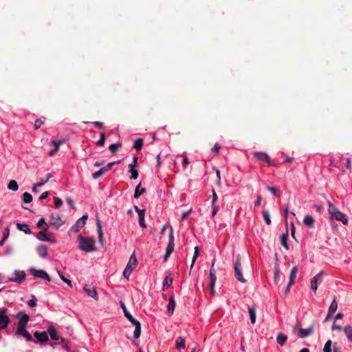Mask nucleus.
Instances as JSON below:
<instances>
[{"instance_id": "nucleus-54", "label": "nucleus", "mask_w": 352, "mask_h": 352, "mask_svg": "<svg viewBox=\"0 0 352 352\" xmlns=\"http://www.w3.org/2000/svg\"><path fill=\"white\" fill-rule=\"evenodd\" d=\"M44 122H45V119L44 120H41V119L36 120L35 123H34L35 129H39L41 127V126L44 123Z\"/></svg>"}, {"instance_id": "nucleus-47", "label": "nucleus", "mask_w": 352, "mask_h": 352, "mask_svg": "<svg viewBox=\"0 0 352 352\" xmlns=\"http://www.w3.org/2000/svg\"><path fill=\"white\" fill-rule=\"evenodd\" d=\"M331 344H332L331 341L328 340L324 344V346L323 348V351L324 352H331Z\"/></svg>"}, {"instance_id": "nucleus-30", "label": "nucleus", "mask_w": 352, "mask_h": 352, "mask_svg": "<svg viewBox=\"0 0 352 352\" xmlns=\"http://www.w3.org/2000/svg\"><path fill=\"white\" fill-rule=\"evenodd\" d=\"M36 226L38 228H41L42 230H48V229H49V226L45 222V220L44 218L40 219L38 220Z\"/></svg>"}, {"instance_id": "nucleus-38", "label": "nucleus", "mask_w": 352, "mask_h": 352, "mask_svg": "<svg viewBox=\"0 0 352 352\" xmlns=\"http://www.w3.org/2000/svg\"><path fill=\"white\" fill-rule=\"evenodd\" d=\"M143 144V140L142 138H138L134 142L133 148L137 151H140L142 149Z\"/></svg>"}, {"instance_id": "nucleus-31", "label": "nucleus", "mask_w": 352, "mask_h": 352, "mask_svg": "<svg viewBox=\"0 0 352 352\" xmlns=\"http://www.w3.org/2000/svg\"><path fill=\"white\" fill-rule=\"evenodd\" d=\"M186 346V341L182 337H178L176 340V348L177 349H184Z\"/></svg>"}, {"instance_id": "nucleus-43", "label": "nucleus", "mask_w": 352, "mask_h": 352, "mask_svg": "<svg viewBox=\"0 0 352 352\" xmlns=\"http://www.w3.org/2000/svg\"><path fill=\"white\" fill-rule=\"evenodd\" d=\"M337 308H338V304H337L336 300L334 299L331 302L330 307L329 308V314H333L336 311Z\"/></svg>"}, {"instance_id": "nucleus-1", "label": "nucleus", "mask_w": 352, "mask_h": 352, "mask_svg": "<svg viewBox=\"0 0 352 352\" xmlns=\"http://www.w3.org/2000/svg\"><path fill=\"white\" fill-rule=\"evenodd\" d=\"M78 239L79 248L82 251L89 253L96 250L95 241L93 239L78 236Z\"/></svg>"}, {"instance_id": "nucleus-57", "label": "nucleus", "mask_w": 352, "mask_h": 352, "mask_svg": "<svg viewBox=\"0 0 352 352\" xmlns=\"http://www.w3.org/2000/svg\"><path fill=\"white\" fill-rule=\"evenodd\" d=\"M59 275H60V277L61 280H62L63 282H65V283H67L69 287H72V281H71L69 279H68V278H65L63 275H62V274H59Z\"/></svg>"}, {"instance_id": "nucleus-55", "label": "nucleus", "mask_w": 352, "mask_h": 352, "mask_svg": "<svg viewBox=\"0 0 352 352\" xmlns=\"http://www.w3.org/2000/svg\"><path fill=\"white\" fill-rule=\"evenodd\" d=\"M54 206L56 208H58L62 206L63 201L60 198L55 197H54Z\"/></svg>"}, {"instance_id": "nucleus-46", "label": "nucleus", "mask_w": 352, "mask_h": 352, "mask_svg": "<svg viewBox=\"0 0 352 352\" xmlns=\"http://www.w3.org/2000/svg\"><path fill=\"white\" fill-rule=\"evenodd\" d=\"M129 172L131 173L130 179H136L138 177V171L135 168H130Z\"/></svg>"}, {"instance_id": "nucleus-20", "label": "nucleus", "mask_w": 352, "mask_h": 352, "mask_svg": "<svg viewBox=\"0 0 352 352\" xmlns=\"http://www.w3.org/2000/svg\"><path fill=\"white\" fill-rule=\"evenodd\" d=\"M257 160L263 162H266L269 165H272L270 157L264 153H256L254 154Z\"/></svg>"}, {"instance_id": "nucleus-59", "label": "nucleus", "mask_w": 352, "mask_h": 352, "mask_svg": "<svg viewBox=\"0 0 352 352\" xmlns=\"http://www.w3.org/2000/svg\"><path fill=\"white\" fill-rule=\"evenodd\" d=\"M9 234H10V229L8 227H6L3 230L2 238H3V239H7L9 236Z\"/></svg>"}, {"instance_id": "nucleus-58", "label": "nucleus", "mask_w": 352, "mask_h": 352, "mask_svg": "<svg viewBox=\"0 0 352 352\" xmlns=\"http://www.w3.org/2000/svg\"><path fill=\"white\" fill-rule=\"evenodd\" d=\"M139 224L142 228H146V223L144 221V215H141L139 217Z\"/></svg>"}, {"instance_id": "nucleus-61", "label": "nucleus", "mask_w": 352, "mask_h": 352, "mask_svg": "<svg viewBox=\"0 0 352 352\" xmlns=\"http://www.w3.org/2000/svg\"><path fill=\"white\" fill-rule=\"evenodd\" d=\"M134 209L138 212L139 217H140V214L145 215V210H141L137 206H134Z\"/></svg>"}, {"instance_id": "nucleus-26", "label": "nucleus", "mask_w": 352, "mask_h": 352, "mask_svg": "<svg viewBox=\"0 0 352 352\" xmlns=\"http://www.w3.org/2000/svg\"><path fill=\"white\" fill-rule=\"evenodd\" d=\"M248 312H249L251 323L254 324L256 322V318L255 306H252L251 307H249Z\"/></svg>"}, {"instance_id": "nucleus-62", "label": "nucleus", "mask_w": 352, "mask_h": 352, "mask_svg": "<svg viewBox=\"0 0 352 352\" xmlns=\"http://www.w3.org/2000/svg\"><path fill=\"white\" fill-rule=\"evenodd\" d=\"M138 163V157H134L133 162L129 165L130 168H134L135 166H136Z\"/></svg>"}, {"instance_id": "nucleus-33", "label": "nucleus", "mask_w": 352, "mask_h": 352, "mask_svg": "<svg viewBox=\"0 0 352 352\" xmlns=\"http://www.w3.org/2000/svg\"><path fill=\"white\" fill-rule=\"evenodd\" d=\"M344 331L349 340L352 342V327L347 325L344 327Z\"/></svg>"}, {"instance_id": "nucleus-9", "label": "nucleus", "mask_w": 352, "mask_h": 352, "mask_svg": "<svg viewBox=\"0 0 352 352\" xmlns=\"http://www.w3.org/2000/svg\"><path fill=\"white\" fill-rule=\"evenodd\" d=\"M16 334L24 337L28 341H33V338L27 331L26 327H17Z\"/></svg>"}, {"instance_id": "nucleus-35", "label": "nucleus", "mask_w": 352, "mask_h": 352, "mask_svg": "<svg viewBox=\"0 0 352 352\" xmlns=\"http://www.w3.org/2000/svg\"><path fill=\"white\" fill-rule=\"evenodd\" d=\"M329 208L328 211L329 213L331 214V217L334 215L336 212H338L339 210L336 208L335 205H333L331 201H328Z\"/></svg>"}, {"instance_id": "nucleus-36", "label": "nucleus", "mask_w": 352, "mask_h": 352, "mask_svg": "<svg viewBox=\"0 0 352 352\" xmlns=\"http://www.w3.org/2000/svg\"><path fill=\"white\" fill-rule=\"evenodd\" d=\"M141 186V183H140L135 188V192H134V197L135 198H138L141 195H142L143 193H144L146 192V189L145 188H142L141 190H140V187Z\"/></svg>"}, {"instance_id": "nucleus-5", "label": "nucleus", "mask_w": 352, "mask_h": 352, "mask_svg": "<svg viewBox=\"0 0 352 352\" xmlns=\"http://www.w3.org/2000/svg\"><path fill=\"white\" fill-rule=\"evenodd\" d=\"M30 272L32 275H33L35 278H40L42 279L47 280V281H51V278L48 274L43 270H36L34 267L30 269Z\"/></svg>"}, {"instance_id": "nucleus-41", "label": "nucleus", "mask_w": 352, "mask_h": 352, "mask_svg": "<svg viewBox=\"0 0 352 352\" xmlns=\"http://www.w3.org/2000/svg\"><path fill=\"white\" fill-rule=\"evenodd\" d=\"M173 278L170 276H167L164 280V282H163V287L164 289L165 287H168L173 283Z\"/></svg>"}, {"instance_id": "nucleus-63", "label": "nucleus", "mask_w": 352, "mask_h": 352, "mask_svg": "<svg viewBox=\"0 0 352 352\" xmlns=\"http://www.w3.org/2000/svg\"><path fill=\"white\" fill-rule=\"evenodd\" d=\"M190 162L188 159L187 157H184V159H183V167L184 168H186L187 167V166L189 164Z\"/></svg>"}, {"instance_id": "nucleus-3", "label": "nucleus", "mask_w": 352, "mask_h": 352, "mask_svg": "<svg viewBox=\"0 0 352 352\" xmlns=\"http://www.w3.org/2000/svg\"><path fill=\"white\" fill-rule=\"evenodd\" d=\"M234 276L239 282L243 283H246V280L244 278L242 274V266L240 254L236 256V261L234 264Z\"/></svg>"}, {"instance_id": "nucleus-7", "label": "nucleus", "mask_w": 352, "mask_h": 352, "mask_svg": "<svg viewBox=\"0 0 352 352\" xmlns=\"http://www.w3.org/2000/svg\"><path fill=\"white\" fill-rule=\"evenodd\" d=\"M7 309L3 308L0 310V329L6 328L10 322L9 317L6 314Z\"/></svg>"}, {"instance_id": "nucleus-10", "label": "nucleus", "mask_w": 352, "mask_h": 352, "mask_svg": "<svg viewBox=\"0 0 352 352\" xmlns=\"http://www.w3.org/2000/svg\"><path fill=\"white\" fill-rule=\"evenodd\" d=\"M297 272H298L297 266H294L290 272L289 280V283H288L287 288H286L285 293H287L289 291L290 287L294 284Z\"/></svg>"}, {"instance_id": "nucleus-32", "label": "nucleus", "mask_w": 352, "mask_h": 352, "mask_svg": "<svg viewBox=\"0 0 352 352\" xmlns=\"http://www.w3.org/2000/svg\"><path fill=\"white\" fill-rule=\"evenodd\" d=\"M287 237H288L287 232L286 234H282L281 236H280L281 244L287 250H289V245H288L287 242Z\"/></svg>"}, {"instance_id": "nucleus-48", "label": "nucleus", "mask_w": 352, "mask_h": 352, "mask_svg": "<svg viewBox=\"0 0 352 352\" xmlns=\"http://www.w3.org/2000/svg\"><path fill=\"white\" fill-rule=\"evenodd\" d=\"M120 162V160L118 161H116V162H110L109 164H107V166L102 167L104 170H105V172L107 173V171H109V170L111 169L112 166L115 164H119Z\"/></svg>"}, {"instance_id": "nucleus-49", "label": "nucleus", "mask_w": 352, "mask_h": 352, "mask_svg": "<svg viewBox=\"0 0 352 352\" xmlns=\"http://www.w3.org/2000/svg\"><path fill=\"white\" fill-rule=\"evenodd\" d=\"M52 177V174L51 173H48L47 175H46V178L44 179H41V181L38 183H37V186H43L45 184H46L48 180Z\"/></svg>"}, {"instance_id": "nucleus-19", "label": "nucleus", "mask_w": 352, "mask_h": 352, "mask_svg": "<svg viewBox=\"0 0 352 352\" xmlns=\"http://www.w3.org/2000/svg\"><path fill=\"white\" fill-rule=\"evenodd\" d=\"M97 228H98V241L102 246L104 245V236L102 229L101 222L99 219L97 220Z\"/></svg>"}, {"instance_id": "nucleus-45", "label": "nucleus", "mask_w": 352, "mask_h": 352, "mask_svg": "<svg viewBox=\"0 0 352 352\" xmlns=\"http://www.w3.org/2000/svg\"><path fill=\"white\" fill-rule=\"evenodd\" d=\"M122 144H111L109 146V148L110 150V151L112 153H115L118 148L119 147H121Z\"/></svg>"}, {"instance_id": "nucleus-51", "label": "nucleus", "mask_w": 352, "mask_h": 352, "mask_svg": "<svg viewBox=\"0 0 352 352\" xmlns=\"http://www.w3.org/2000/svg\"><path fill=\"white\" fill-rule=\"evenodd\" d=\"M85 124L91 123L97 128L101 129L104 127V124L102 122H98V121H94V122H83Z\"/></svg>"}, {"instance_id": "nucleus-60", "label": "nucleus", "mask_w": 352, "mask_h": 352, "mask_svg": "<svg viewBox=\"0 0 352 352\" xmlns=\"http://www.w3.org/2000/svg\"><path fill=\"white\" fill-rule=\"evenodd\" d=\"M212 205L214 206L215 202L217 201L218 199V196L215 192V190L214 189H212Z\"/></svg>"}, {"instance_id": "nucleus-28", "label": "nucleus", "mask_w": 352, "mask_h": 352, "mask_svg": "<svg viewBox=\"0 0 352 352\" xmlns=\"http://www.w3.org/2000/svg\"><path fill=\"white\" fill-rule=\"evenodd\" d=\"M175 307V301L173 296L169 298V301L168 304V312L170 315H172L174 311V309Z\"/></svg>"}, {"instance_id": "nucleus-39", "label": "nucleus", "mask_w": 352, "mask_h": 352, "mask_svg": "<svg viewBox=\"0 0 352 352\" xmlns=\"http://www.w3.org/2000/svg\"><path fill=\"white\" fill-rule=\"evenodd\" d=\"M263 217L264 221L267 225L271 224V219H270V212L267 210H263L262 212Z\"/></svg>"}, {"instance_id": "nucleus-11", "label": "nucleus", "mask_w": 352, "mask_h": 352, "mask_svg": "<svg viewBox=\"0 0 352 352\" xmlns=\"http://www.w3.org/2000/svg\"><path fill=\"white\" fill-rule=\"evenodd\" d=\"M47 230H42L36 234V238L40 241L54 242V237L46 234Z\"/></svg>"}, {"instance_id": "nucleus-52", "label": "nucleus", "mask_w": 352, "mask_h": 352, "mask_svg": "<svg viewBox=\"0 0 352 352\" xmlns=\"http://www.w3.org/2000/svg\"><path fill=\"white\" fill-rule=\"evenodd\" d=\"M267 188L274 196H276V197H278L279 196V194L278 193V190L276 189V187H274V186H268Z\"/></svg>"}, {"instance_id": "nucleus-64", "label": "nucleus", "mask_w": 352, "mask_h": 352, "mask_svg": "<svg viewBox=\"0 0 352 352\" xmlns=\"http://www.w3.org/2000/svg\"><path fill=\"white\" fill-rule=\"evenodd\" d=\"M220 146L216 144L214 147L212 148V151L215 154H218L219 152Z\"/></svg>"}, {"instance_id": "nucleus-15", "label": "nucleus", "mask_w": 352, "mask_h": 352, "mask_svg": "<svg viewBox=\"0 0 352 352\" xmlns=\"http://www.w3.org/2000/svg\"><path fill=\"white\" fill-rule=\"evenodd\" d=\"M314 328L313 325L307 329L300 328L298 330V336L300 338H307L314 332Z\"/></svg>"}, {"instance_id": "nucleus-40", "label": "nucleus", "mask_w": 352, "mask_h": 352, "mask_svg": "<svg viewBox=\"0 0 352 352\" xmlns=\"http://www.w3.org/2000/svg\"><path fill=\"white\" fill-rule=\"evenodd\" d=\"M23 201L25 204H29L32 201V196L28 192H25L23 194Z\"/></svg>"}, {"instance_id": "nucleus-29", "label": "nucleus", "mask_w": 352, "mask_h": 352, "mask_svg": "<svg viewBox=\"0 0 352 352\" xmlns=\"http://www.w3.org/2000/svg\"><path fill=\"white\" fill-rule=\"evenodd\" d=\"M16 227L20 231L24 232L25 234H31V230L28 224L16 223Z\"/></svg>"}, {"instance_id": "nucleus-24", "label": "nucleus", "mask_w": 352, "mask_h": 352, "mask_svg": "<svg viewBox=\"0 0 352 352\" xmlns=\"http://www.w3.org/2000/svg\"><path fill=\"white\" fill-rule=\"evenodd\" d=\"M47 333L50 336L52 340L56 341L60 339V337L58 335L56 330L53 327L47 329Z\"/></svg>"}, {"instance_id": "nucleus-12", "label": "nucleus", "mask_w": 352, "mask_h": 352, "mask_svg": "<svg viewBox=\"0 0 352 352\" xmlns=\"http://www.w3.org/2000/svg\"><path fill=\"white\" fill-rule=\"evenodd\" d=\"M84 290L86 292L87 295L95 300H98L99 297L98 295V292L95 287H91L89 285H85L83 287Z\"/></svg>"}, {"instance_id": "nucleus-56", "label": "nucleus", "mask_w": 352, "mask_h": 352, "mask_svg": "<svg viewBox=\"0 0 352 352\" xmlns=\"http://www.w3.org/2000/svg\"><path fill=\"white\" fill-rule=\"evenodd\" d=\"M28 305L30 307H35L36 305V298H35L34 296H32V298L30 299V300H28Z\"/></svg>"}, {"instance_id": "nucleus-50", "label": "nucleus", "mask_w": 352, "mask_h": 352, "mask_svg": "<svg viewBox=\"0 0 352 352\" xmlns=\"http://www.w3.org/2000/svg\"><path fill=\"white\" fill-rule=\"evenodd\" d=\"M105 142V134L104 133H102L100 134V140L96 142V145L101 146H103Z\"/></svg>"}, {"instance_id": "nucleus-14", "label": "nucleus", "mask_w": 352, "mask_h": 352, "mask_svg": "<svg viewBox=\"0 0 352 352\" xmlns=\"http://www.w3.org/2000/svg\"><path fill=\"white\" fill-rule=\"evenodd\" d=\"M15 277L10 278V281L16 282L18 283H22L25 278V273L24 271H15L14 272Z\"/></svg>"}, {"instance_id": "nucleus-22", "label": "nucleus", "mask_w": 352, "mask_h": 352, "mask_svg": "<svg viewBox=\"0 0 352 352\" xmlns=\"http://www.w3.org/2000/svg\"><path fill=\"white\" fill-rule=\"evenodd\" d=\"M303 223L310 228H313L314 227V219L311 215H306L303 219Z\"/></svg>"}, {"instance_id": "nucleus-17", "label": "nucleus", "mask_w": 352, "mask_h": 352, "mask_svg": "<svg viewBox=\"0 0 352 352\" xmlns=\"http://www.w3.org/2000/svg\"><path fill=\"white\" fill-rule=\"evenodd\" d=\"M34 336L40 342H45L48 340V336L46 331L39 332L38 331H35L34 333Z\"/></svg>"}, {"instance_id": "nucleus-34", "label": "nucleus", "mask_w": 352, "mask_h": 352, "mask_svg": "<svg viewBox=\"0 0 352 352\" xmlns=\"http://www.w3.org/2000/svg\"><path fill=\"white\" fill-rule=\"evenodd\" d=\"M199 254H200L199 248V247L196 246L195 248L194 255H193V257L192 258V262H191V265H190V270L193 267L194 264H195V263L196 261V259L199 256Z\"/></svg>"}, {"instance_id": "nucleus-2", "label": "nucleus", "mask_w": 352, "mask_h": 352, "mask_svg": "<svg viewBox=\"0 0 352 352\" xmlns=\"http://www.w3.org/2000/svg\"><path fill=\"white\" fill-rule=\"evenodd\" d=\"M120 306L123 310L124 314L125 317L133 324L135 325V331H134V338L138 339L140 338L141 334V324L140 322L136 320L132 315L129 313L126 310V306L122 302H120Z\"/></svg>"}, {"instance_id": "nucleus-42", "label": "nucleus", "mask_w": 352, "mask_h": 352, "mask_svg": "<svg viewBox=\"0 0 352 352\" xmlns=\"http://www.w3.org/2000/svg\"><path fill=\"white\" fill-rule=\"evenodd\" d=\"M106 172H105V170L103 169V168H101L98 171H96L95 173H94L92 174V177L94 179H98L99 177H100L103 174H104Z\"/></svg>"}, {"instance_id": "nucleus-8", "label": "nucleus", "mask_w": 352, "mask_h": 352, "mask_svg": "<svg viewBox=\"0 0 352 352\" xmlns=\"http://www.w3.org/2000/svg\"><path fill=\"white\" fill-rule=\"evenodd\" d=\"M324 272L322 270L319 273H318L316 276H314L311 280V289L315 293L318 289V283H321L322 278L323 276Z\"/></svg>"}, {"instance_id": "nucleus-27", "label": "nucleus", "mask_w": 352, "mask_h": 352, "mask_svg": "<svg viewBox=\"0 0 352 352\" xmlns=\"http://www.w3.org/2000/svg\"><path fill=\"white\" fill-rule=\"evenodd\" d=\"M287 340V336L283 333H279L276 338L277 342L280 346H284Z\"/></svg>"}, {"instance_id": "nucleus-44", "label": "nucleus", "mask_w": 352, "mask_h": 352, "mask_svg": "<svg viewBox=\"0 0 352 352\" xmlns=\"http://www.w3.org/2000/svg\"><path fill=\"white\" fill-rule=\"evenodd\" d=\"M133 270L134 269H133L132 267L126 265L125 269L123 271V276L125 278H129V277L130 276V275Z\"/></svg>"}, {"instance_id": "nucleus-18", "label": "nucleus", "mask_w": 352, "mask_h": 352, "mask_svg": "<svg viewBox=\"0 0 352 352\" xmlns=\"http://www.w3.org/2000/svg\"><path fill=\"white\" fill-rule=\"evenodd\" d=\"M331 219H334L337 221H340L342 222L344 225L348 224V220L346 217V214L341 212L340 211H338V212H336L333 216L331 217Z\"/></svg>"}, {"instance_id": "nucleus-13", "label": "nucleus", "mask_w": 352, "mask_h": 352, "mask_svg": "<svg viewBox=\"0 0 352 352\" xmlns=\"http://www.w3.org/2000/svg\"><path fill=\"white\" fill-rule=\"evenodd\" d=\"M36 253L43 258H46L48 256V248L45 245L41 244L36 248Z\"/></svg>"}, {"instance_id": "nucleus-53", "label": "nucleus", "mask_w": 352, "mask_h": 352, "mask_svg": "<svg viewBox=\"0 0 352 352\" xmlns=\"http://www.w3.org/2000/svg\"><path fill=\"white\" fill-rule=\"evenodd\" d=\"M210 286H212L215 285L217 276L215 274L210 273Z\"/></svg>"}, {"instance_id": "nucleus-25", "label": "nucleus", "mask_w": 352, "mask_h": 352, "mask_svg": "<svg viewBox=\"0 0 352 352\" xmlns=\"http://www.w3.org/2000/svg\"><path fill=\"white\" fill-rule=\"evenodd\" d=\"M126 265L132 267L133 269H135L137 267L138 261L135 252H133L130 256L129 263Z\"/></svg>"}, {"instance_id": "nucleus-23", "label": "nucleus", "mask_w": 352, "mask_h": 352, "mask_svg": "<svg viewBox=\"0 0 352 352\" xmlns=\"http://www.w3.org/2000/svg\"><path fill=\"white\" fill-rule=\"evenodd\" d=\"M85 224L81 220H77L76 223L70 228V231L76 233L78 232L80 228H82Z\"/></svg>"}, {"instance_id": "nucleus-6", "label": "nucleus", "mask_w": 352, "mask_h": 352, "mask_svg": "<svg viewBox=\"0 0 352 352\" xmlns=\"http://www.w3.org/2000/svg\"><path fill=\"white\" fill-rule=\"evenodd\" d=\"M64 223V221L61 219L58 214L52 213L50 215V224L56 230Z\"/></svg>"}, {"instance_id": "nucleus-37", "label": "nucleus", "mask_w": 352, "mask_h": 352, "mask_svg": "<svg viewBox=\"0 0 352 352\" xmlns=\"http://www.w3.org/2000/svg\"><path fill=\"white\" fill-rule=\"evenodd\" d=\"M8 188L12 191H16L19 189V186L15 180H10L8 184Z\"/></svg>"}, {"instance_id": "nucleus-16", "label": "nucleus", "mask_w": 352, "mask_h": 352, "mask_svg": "<svg viewBox=\"0 0 352 352\" xmlns=\"http://www.w3.org/2000/svg\"><path fill=\"white\" fill-rule=\"evenodd\" d=\"M65 142V140H54L52 141V144L54 148L49 152L50 156H53L58 150L60 146Z\"/></svg>"}, {"instance_id": "nucleus-4", "label": "nucleus", "mask_w": 352, "mask_h": 352, "mask_svg": "<svg viewBox=\"0 0 352 352\" xmlns=\"http://www.w3.org/2000/svg\"><path fill=\"white\" fill-rule=\"evenodd\" d=\"M174 250V236H173V228H170L169 235H168V243L166 247V254L164 256V261H166L168 260V258L170 255V254Z\"/></svg>"}, {"instance_id": "nucleus-21", "label": "nucleus", "mask_w": 352, "mask_h": 352, "mask_svg": "<svg viewBox=\"0 0 352 352\" xmlns=\"http://www.w3.org/2000/svg\"><path fill=\"white\" fill-rule=\"evenodd\" d=\"M29 320V315L27 314H23L22 317L19 319L17 323V327H27Z\"/></svg>"}]
</instances>
